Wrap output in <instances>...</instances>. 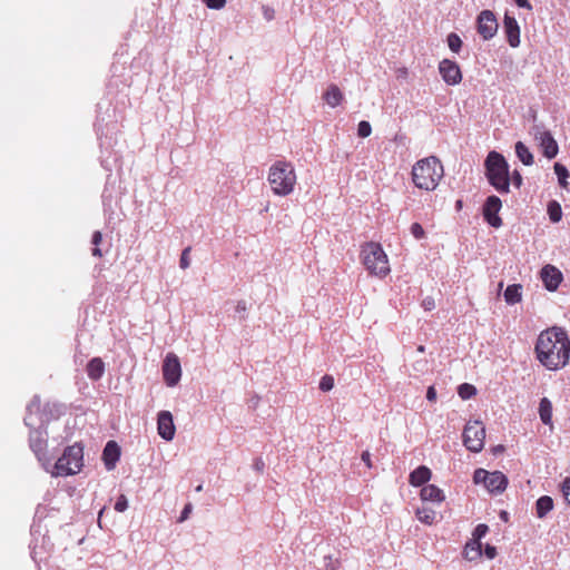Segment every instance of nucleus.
Here are the masks:
<instances>
[{
	"label": "nucleus",
	"instance_id": "nucleus-1",
	"mask_svg": "<svg viewBox=\"0 0 570 570\" xmlns=\"http://www.w3.org/2000/svg\"><path fill=\"white\" fill-rule=\"evenodd\" d=\"M538 361L548 370L564 367L570 357V340L562 327L542 331L534 347Z\"/></svg>",
	"mask_w": 570,
	"mask_h": 570
},
{
	"label": "nucleus",
	"instance_id": "nucleus-2",
	"mask_svg": "<svg viewBox=\"0 0 570 570\" xmlns=\"http://www.w3.org/2000/svg\"><path fill=\"white\" fill-rule=\"evenodd\" d=\"M412 180L415 187L423 190H434L444 176L443 165L435 156L417 160L412 167Z\"/></svg>",
	"mask_w": 570,
	"mask_h": 570
},
{
	"label": "nucleus",
	"instance_id": "nucleus-3",
	"mask_svg": "<svg viewBox=\"0 0 570 570\" xmlns=\"http://www.w3.org/2000/svg\"><path fill=\"white\" fill-rule=\"evenodd\" d=\"M485 177L489 184L500 194L510 191L509 165L503 155L492 150L488 154L485 161Z\"/></svg>",
	"mask_w": 570,
	"mask_h": 570
},
{
	"label": "nucleus",
	"instance_id": "nucleus-4",
	"mask_svg": "<svg viewBox=\"0 0 570 570\" xmlns=\"http://www.w3.org/2000/svg\"><path fill=\"white\" fill-rule=\"evenodd\" d=\"M267 180L275 195L287 196L292 194L296 184L294 166L285 160L275 161L268 170Z\"/></svg>",
	"mask_w": 570,
	"mask_h": 570
},
{
	"label": "nucleus",
	"instance_id": "nucleus-5",
	"mask_svg": "<svg viewBox=\"0 0 570 570\" xmlns=\"http://www.w3.org/2000/svg\"><path fill=\"white\" fill-rule=\"evenodd\" d=\"M362 262L371 275L384 277L390 272L387 256L377 243H366L362 247Z\"/></svg>",
	"mask_w": 570,
	"mask_h": 570
},
{
	"label": "nucleus",
	"instance_id": "nucleus-6",
	"mask_svg": "<svg viewBox=\"0 0 570 570\" xmlns=\"http://www.w3.org/2000/svg\"><path fill=\"white\" fill-rule=\"evenodd\" d=\"M83 465V448L79 443L67 446L62 455L57 460L53 471L55 476L73 475L80 472Z\"/></svg>",
	"mask_w": 570,
	"mask_h": 570
},
{
	"label": "nucleus",
	"instance_id": "nucleus-7",
	"mask_svg": "<svg viewBox=\"0 0 570 570\" xmlns=\"http://www.w3.org/2000/svg\"><path fill=\"white\" fill-rule=\"evenodd\" d=\"M464 446L474 453L482 451L485 439V428L480 421H470L462 433Z\"/></svg>",
	"mask_w": 570,
	"mask_h": 570
},
{
	"label": "nucleus",
	"instance_id": "nucleus-8",
	"mask_svg": "<svg viewBox=\"0 0 570 570\" xmlns=\"http://www.w3.org/2000/svg\"><path fill=\"white\" fill-rule=\"evenodd\" d=\"M47 438L48 433L43 426L32 429L29 433L30 449L45 468L46 464L49 463V459L47 456Z\"/></svg>",
	"mask_w": 570,
	"mask_h": 570
},
{
	"label": "nucleus",
	"instance_id": "nucleus-9",
	"mask_svg": "<svg viewBox=\"0 0 570 570\" xmlns=\"http://www.w3.org/2000/svg\"><path fill=\"white\" fill-rule=\"evenodd\" d=\"M533 137L538 142L544 157L552 159L558 155L559 146L549 130H546L542 126L533 127Z\"/></svg>",
	"mask_w": 570,
	"mask_h": 570
},
{
	"label": "nucleus",
	"instance_id": "nucleus-10",
	"mask_svg": "<svg viewBox=\"0 0 570 570\" xmlns=\"http://www.w3.org/2000/svg\"><path fill=\"white\" fill-rule=\"evenodd\" d=\"M163 376L166 384L170 387L178 384L181 376V366L179 358L174 353H168L163 363Z\"/></svg>",
	"mask_w": 570,
	"mask_h": 570
},
{
	"label": "nucleus",
	"instance_id": "nucleus-11",
	"mask_svg": "<svg viewBox=\"0 0 570 570\" xmlns=\"http://www.w3.org/2000/svg\"><path fill=\"white\" fill-rule=\"evenodd\" d=\"M498 21L491 10H483L479 13L476 19L478 33L484 39H492L498 31Z\"/></svg>",
	"mask_w": 570,
	"mask_h": 570
},
{
	"label": "nucleus",
	"instance_id": "nucleus-12",
	"mask_svg": "<svg viewBox=\"0 0 570 570\" xmlns=\"http://www.w3.org/2000/svg\"><path fill=\"white\" fill-rule=\"evenodd\" d=\"M501 207H502V202L495 195L489 196L483 204V209H482L483 218L490 226H492L494 228H499L502 226V219L499 216V212H500Z\"/></svg>",
	"mask_w": 570,
	"mask_h": 570
},
{
	"label": "nucleus",
	"instance_id": "nucleus-13",
	"mask_svg": "<svg viewBox=\"0 0 570 570\" xmlns=\"http://www.w3.org/2000/svg\"><path fill=\"white\" fill-rule=\"evenodd\" d=\"M439 71L445 83L454 86L461 82L462 73L459 65L450 59H443L439 63Z\"/></svg>",
	"mask_w": 570,
	"mask_h": 570
},
{
	"label": "nucleus",
	"instance_id": "nucleus-14",
	"mask_svg": "<svg viewBox=\"0 0 570 570\" xmlns=\"http://www.w3.org/2000/svg\"><path fill=\"white\" fill-rule=\"evenodd\" d=\"M158 434L166 441H171L175 436L176 428L173 414L169 411H160L157 419Z\"/></svg>",
	"mask_w": 570,
	"mask_h": 570
},
{
	"label": "nucleus",
	"instance_id": "nucleus-15",
	"mask_svg": "<svg viewBox=\"0 0 570 570\" xmlns=\"http://www.w3.org/2000/svg\"><path fill=\"white\" fill-rule=\"evenodd\" d=\"M503 30L507 37L508 43L512 48H517L520 45V27L514 17L504 14Z\"/></svg>",
	"mask_w": 570,
	"mask_h": 570
},
{
	"label": "nucleus",
	"instance_id": "nucleus-16",
	"mask_svg": "<svg viewBox=\"0 0 570 570\" xmlns=\"http://www.w3.org/2000/svg\"><path fill=\"white\" fill-rule=\"evenodd\" d=\"M541 279L549 292H554L562 281V274L557 267L546 265L541 269Z\"/></svg>",
	"mask_w": 570,
	"mask_h": 570
},
{
	"label": "nucleus",
	"instance_id": "nucleus-17",
	"mask_svg": "<svg viewBox=\"0 0 570 570\" xmlns=\"http://www.w3.org/2000/svg\"><path fill=\"white\" fill-rule=\"evenodd\" d=\"M120 458V448L115 441H109L104 448L102 460L108 471L115 469L116 463Z\"/></svg>",
	"mask_w": 570,
	"mask_h": 570
},
{
	"label": "nucleus",
	"instance_id": "nucleus-18",
	"mask_svg": "<svg viewBox=\"0 0 570 570\" xmlns=\"http://www.w3.org/2000/svg\"><path fill=\"white\" fill-rule=\"evenodd\" d=\"M508 485L507 476L500 471L489 472L485 488L491 493H502Z\"/></svg>",
	"mask_w": 570,
	"mask_h": 570
},
{
	"label": "nucleus",
	"instance_id": "nucleus-19",
	"mask_svg": "<svg viewBox=\"0 0 570 570\" xmlns=\"http://www.w3.org/2000/svg\"><path fill=\"white\" fill-rule=\"evenodd\" d=\"M431 476V470L425 465H420L410 473L409 482L413 487H422L430 481Z\"/></svg>",
	"mask_w": 570,
	"mask_h": 570
},
{
	"label": "nucleus",
	"instance_id": "nucleus-20",
	"mask_svg": "<svg viewBox=\"0 0 570 570\" xmlns=\"http://www.w3.org/2000/svg\"><path fill=\"white\" fill-rule=\"evenodd\" d=\"M420 497L423 501L441 503L445 497L443 491L434 484L424 485L421 490Z\"/></svg>",
	"mask_w": 570,
	"mask_h": 570
},
{
	"label": "nucleus",
	"instance_id": "nucleus-21",
	"mask_svg": "<svg viewBox=\"0 0 570 570\" xmlns=\"http://www.w3.org/2000/svg\"><path fill=\"white\" fill-rule=\"evenodd\" d=\"M105 373V363L100 357L91 358L87 364V375L92 381H98Z\"/></svg>",
	"mask_w": 570,
	"mask_h": 570
},
{
	"label": "nucleus",
	"instance_id": "nucleus-22",
	"mask_svg": "<svg viewBox=\"0 0 570 570\" xmlns=\"http://www.w3.org/2000/svg\"><path fill=\"white\" fill-rule=\"evenodd\" d=\"M323 99L330 107L335 108L338 105H341L344 97H343L342 91L340 90V88L336 85H331L327 88V90L325 91V94L323 95Z\"/></svg>",
	"mask_w": 570,
	"mask_h": 570
},
{
	"label": "nucleus",
	"instance_id": "nucleus-23",
	"mask_svg": "<svg viewBox=\"0 0 570 570\" xmlns=\"http://www.w3.org/2000/svg\"><path fill=\"white\" fill-rule=\"evenodd\" d=\"M539 415L542 423L552 429V403L548 397H542L540 400Z\"/></svg>",
	"mask_w": 570,
	"mask_h": 570
},
{
	"label": "nucleus",
	"instance_id": "nucleus-24",
	"mask_svg": "<svg viewBox=\"0 0 570 570\" xmlns=\"http://www.w3.org/2000/svg\"><path fill=\"white\" fill-rule=\"evenodd\" d=\"M553 509V500L549 495L540 497L535 502V514L539 519H543Z\"/></svg>",
	"mask_w": 570,
	"mask_h": 570
},
{
	"label": "nucleus",
	"instance_id": "nucleus-25",
	"mask_svg": "<svg viewBox=\"0 0 570 570\" xmlns=\"http://www.w3.org/2000/svg\"><path fill=\"white\" fill-rule=\"evenodd\" d=\"M522 286L520 284L509 285L504 291V301L509 305H514L521 302Z\"/></svg>",
	"mask_w": 570,
	"mask_h": 570
},
{
	"label": "nucleus",
	"instance_id": "nucleus-26",
	"mask_svg": "<svg viewBox=\"0 0 570 570\" xmlns=\"http://www.w3.org/2000/svg\"><path fill=\"white\" fill-rule=\"evenodd\" d=\"M515 155L525 166H531L534 163L532 153L522 141L515 144Z\"/></svg>",
	"mask_w": 570,
	"mask_h": 570
},
{
	"label": "nucleus",
	"instance_id": "nucleus-27",
	"mask_svg": "<svg viewBox=\"0 0 570 570\" xmlns=\"http://www.w3.org/2000/svg\"><path fill=\"white\" fill-rule=\"evenodd\" d=\"M416 518L424 524H433L435 522V519H436V513L434 510L430 509V508H419L416 509Z\"/></svg>",
	"mask_w": 570,
	"mask_h": 570
},
{
	"label": "nucleus",
	"instance_id": "nucleus-28",
	"mask_svg": "<svg viewBox=\"0 0 570 570\" xmlns=\"http://www.w3.org/2000/svg\"><path fill=\"white\" fill-rule=\"evenodd\" d=\"M553 169L558 177L559 185L562 188L568 189V187H569L568 178L570 175H569V170L567 169V167L560 163H556L553 166Z\"/></svg>",
	"mask_w": 570,
	"mask_h": 570
},
{
	"label": "nucleus",
	"instance_id": "nucleus-29",
	"mask_svg": "<svg viewBox=\"0 0 570 570\" xmlns=\"http://www.w3.org/2000/svg\"><path fill=\"white\" fill-rule=\"evenodd\" d=\"M548 214L549 218L552 223H558L562 218V209L560 204L557 200H551L548 203Z\"/></svg>",
	"mask_w": 570,
	"mask_h": 570
},
{
	"label": "nucleus",
	"instance_id": "nucleus-30",
	"mask_svg": "<svg viewBox=\"0 0 570 570\" xmlns=\"http://www.w3.org/2000/svg\"><path fill=\"white\" fill-rule=\"evenodd\" d=\"M464 556L469 560L479 558L481 556V543L476 541L468 543L464 548Z\"/></svg>",
	"mask_w": 570,
	"mask_h": 570
},
{
	"label": "nucleus",
	"instance_id": "nucleus-31",
	"mask_svg": "<svg viewBox=\"0 0 570 570\" xmlns=\"http://www.w3.org/2000/svg\"><path fill=\"white\" fill-rule=\"evenodd\" d=\"M458 394L462 400H469L476 394V389L472 384L463 383L459 385Z\"/></svg>",
	"mask_w": 570,
	"mask_h": 570
},
{
	"label": "nucleus",
	"instance_id": "nucleus-32",
	"mask_svg": "<svg viewBox=\"0 0 570 570\" xmlns=\"http://www.w3.org/2000/svg\"><path fill=\"white\" fill-rule=\"evenodd\" d=\"M101 242H102V234L99 230H96L91 237V244L94 246L91 249L92 256L99 257V258L102 257V252L99 247Z\"/></svg>",
	"mask_w": 570,
	"mask_h": 570
},
{
	"label": "nucleus",
	"instance_id": "nucleus-33",
	"mask_svg": "<svg viewBox=\"0 0 570 570\" xmlns=\"http://www.w3.org/2000/svg\"><path fill=\"white\" fill-rule=\"evenodd\" d=\"M448 46L450 48L451 51L458 53L462 47V40L461 38L454 33V32H451L449 36H448Z\"/></svg>",
	"mask_w": 570,
	"mask_h": 570
},
{
	"label": "nucleus",
	"instance_id": "nucleus-34",
	"mask_svg": "<svg viewBox=\"0 0 570 570\" xmlns=\"http://www.w3.org/2000/svg\"><path fill=\"white\" fill-rule=\"evenodd\" d=\"M39 406H40V399H39V396H37V395H36V396L31 400V402L28 404V406H27V412H28V414H27V415H26V417H24V424H26L27 426H31V425H32V422H31V413H32L33 409H35V410H39Z\"/></svg>",
	"mask_w": 570,
	"mask_h": 570
},
{
	"label": "nucleus",
	"instance_id": "nucleus-35",
	"mask_svg": "<svg viewBox=\"0 0 570 570\" xmlns=\"http://www.w3.org/2000/svg\"><path fill=\"white\" fill-rule=\"evenodd\" d=\"M371 132H372L371 124L366 120L360 121V124L357 126V135L361 138H366L371 135Z\"/></svg>",
	"mask_w": 570,
	"mask_h": 570
},
{
	"label": "nucleus",
	"instance_id": "nucleus-36",
	"mask_svg": "<svg viewBox=\"0 0 570 570\" xmlns=\"http://www.w3.org/2000/svg\"><path fill=\"white\" fill-rule=\"evenodd\" d=\"M489 471L484 469H476L473 473V481L475 484H487Z\"/></svg>",
	"mask_w": 570,
	"mask_h": 570
},
{
	"label": "nucleus",
	"instance_id": "nucleus-37",
	"mask_svg": "<svg viewBox=\"0 0 570 570\" xmlns=\"http://www.w3.org/2000/svg\"><path fill=\"white\" fill-rule=\"evenodd\" d=\"M334 387V379L331 375H324L320 381V390L328 392Z\"/></svg>",
	"mask_w": 570,
	"mask_h": 570
},
{
	"label": "nucleus",
	"instance_id": "nucleus-38",
	"mask_svg": "<svg viewBox=\"0 0 570 570\" xmlns=\"http://www.w3.org/2000/svg\"><path fill=\"white\" fill-rule=\"evenodd\" d=\"M128 509V499L125 494H120L115 503V510L117 512H125Z\"/></svg>",
	"mask_w": 570,
	"mask_h": 570
},
{
	"label": "nucleus",
	"instance_id": "nucleus-39",
	"mask_svg": "<svg viewBox=\"0 0 570 570\" xmlns=\"http://www.w3.org/2000/svg\"><path fill=\"white\" fill-rule=\"evenodd\" d=\"M190 247H186L183 252H181V255H180V259H179V266L180 268L183 269H186L189 267L190 265V261H189V253H190Z\"/></svg>",
	"mask_w": 570,
	"mask_h": 570
},
{
	"label": "nucleus",
	"instance_id": "nucleus-40",
	"mask_svg": "<svg viewBox=\"0 0 570 570\" xmlns=\"http://www.w3.org/2000/svg\"><path fill=\"white\" fill-rule=\"evenodd\" d=\"M324 568L325 570H338L340 562L337 559H333L332 556L324 557Z\"/></svg>",
	"mask_w": 570,
	"mask_h": 570
},
{
	"label": "nucleus",
	"instance_id": "nucleus-41",
	"mask_svg": "<svg viewBox=\"0 0 570 570\" xmlns=\"http://www.w3.org/2000/svg\"><path fill=\"white\" fill-rule=\"evenodd\" d=\"M207 8L213 10H220L225 7L227 0H202Z\"/></svg>",
	"mask_w": 570,
	"mask_h": 570
},
{
	"label": "nucleus",
	"instance_id": "nucleus-42",
	"mask_svg": "<svg viewBox=\"0 0 570 570\" xmlns=\"http://www.w3.org/2000/svg\"><path fill=\"white\" fill-rule=\"evenodd\" d=\"M411 234L416 239H422L425 236V232H424L423 227L421 226V224H419V223H413L411 225Z\"/></svg>",
	"mask_w": 570,
	"mask_h": 570
},
{
	"label": "nucleus",
	"instance_id": "nucleus-43",
	"mask_svg": "<svg viewBox=\"0 0 570 570\" xmlns=\"http://www.w3.org/2000/svg\"><path fill=\"white\" fill-rule=\"evenodd\" d=\"M489 531V528L487 524H478L473 531V537L475 539L476 542H479V540L481 538H483Z\"/></svg>",
	"mask_w": 570,
	"mask_h": 570
},
{
	"label": "nucleus",
	"instance_id": "nucleus-44",
	"mask_svg": "<svg viewBox=\"0 0 570 570\" xmlns=\"http://www.w3.org/2000/svg\"><path fill=\"white\" fill-rule=\"evenodd\" d=\"M561 491L566 501L570 504V478H566L561 484Z\"/></svg>",
	"mask_w": 570,
	"mask_h": 570
},
{
	"label": "nucleus",
	"instance_id": "nucleus-45",
	"mask_svg": "<svg viewBox=\"0 0 570 570\" xmlns=\"http://www.w3.org/2000/svg\"><path fill=\"white\" fill-rule=\"evenodd\" d=\"M191 511H193V505H191V503H187V504L184 507L183 511L180 512V515H179V518H178V522H184V521H186V520L189 518V514L191 513Z\"/></svg>",
	"mask_w": 570,
	"mask_h": 570
},
{
	"label": "nucleus",
	"instance_id": "nucleus-46",
	"mask_svg": "<svg viewBox=\"0 0 570 570\" xmlns=\"http://www.w3.org/2000/svg\"><path fill=\"white\" fill-rule=\"evenodd\" d=\"M422 307L425 309V311H432L435 308V302H434V298L431 297V296H428L425 297L423 301H422Z\"/></svg>",
	"mask_w": 570,
	"mask_h": 570
},
{
	"label": "nucleus",
	"instance_id": "nucleus-47",
	"mask_svg": "<svg viewBox=\"0 0 570 570\" xmlns=\"http://www.w3.org/2000/svg\"><path fill=\"white\" fill-rule=\"evenodd\" d=\"M510 181H512V184L517 187V188H520L521 185H522V176L521 174L518 171V170H514L513 174H512V177L510 179Z\"/></svg>",
	"mask_w": 570,
	"mask_h": 570
},
{
	"label": "nucleus",
	"instance_id": "nucleus-48",
	"mask_svg": "<svg viewBox=\"0 0 570 570\" xmlns=\"http://www.w3.org/2000/svg\"><path fill=\"white\" fill-rule=\"evenodd\" d=\"M484 554L488 559H494L497 556V549L493 546L488 544L484 549Z\"/></svg>",
	"mask_w": 570,
	"mask_h": 570
},
{
	"label": "nucleus",
	"instance_id": "nucleus-49",
	"mask_svg": "<svg viewBox=\"0 0 570 570\" xmlns=\"http://www.w3.org/2000/svg\"><path fill=\"white\" fill-rule=\"evenodd\" d=\"M519 8H524L529 11L532 10V4L528 0H513Z\"/></svg>",
	"mask_w": 570,
	"mask_h": 570
},
{
	"label": "nucleus",
	"instance_id": "nucleus-50",
	"mask_svg": "<svg viewBox=\"0 0 570 570\" xmlns=\"http://www.w3.org/2000/svg\"><path fill=\"white\" fill-rule=\"evenodd\" d=\"M426 399L430 401V402H434L436 400V391L434 389V386H429L428 387V391H426Z\"/></svg>",
	"mask_w": 570,
	"mask_h": 570
},
{
	"label": "nucleus",
	"instance_id": "nucleus-51",
	"mask_svg": "<svg viewBox=\"0 0 570 570\" xmlns=\"http://www.w3.org/2000/svg\"><path fill=\"white\" fill-rule=\"evenodd\" d=\"M253 468L257 471V472H263L264 468H265V463L264 461L261 459V458H257L255 459L254 463H253Z\"/></svg>",
	"mask_w": 570,
	"mask_h": 570
},
{
	"label": "nucleus",
	"instance_id": "nucleus-52",
	"mask_svg": "<svg viewBox=\"0 0 570 570\" xmlns=\"http://www.w3.org/2000/svg\"><path fill=\"white\" fill-rule=\"evenodd\" d=\"M361 459L366 464L367 468H372L371 454L368 451H364L361 455Z\"/></svg>",
	"mask_w": 570,
	"mask_h": 570
},
{
	"label": "nucleus",
	"instance_id": "nucleus-53",
	"mask_svg": "<svg viewBox=\"0 0 570 570\" xmlns=\"http://www.w3.org/2000/svg\"><path fill=\"white\" fill-rule=\"evenodd\" d=\"M237 313H245L247 309V304L245 301H238L235 307Z\"/></svg>",
	"mask_w": 570,
	"mask_h": 570
},
{
	"label": "nucleus",
	"instance_id": "nucleus-54",
	"mask_svg": "<svg viewBox=\"0 0 570 570\" xmlns=\"http://www.w3.org/2000/svg\"><path fill=\"white\" fill-rule=\"evenodd\" d=\"M265 17L269 20L272 19L273 14L268 10H265Z\"/></svg>",
	"mask_w": 570,
	"mask_h": 570
},
{
	"label": "nucleus",
	"instance_id": "nucleus-55",
	"mask_svg": "<svg viewBox=\"0 0 570 570\" xmlns=\"http://www.w3.org/2000/svg\"><path fill=\"white\" fill-rule=\"evenodd\" d=\"M455 207L456 209H460L462 207V200H456Z\"/></svg>",
	"mask_w": 570,
	"mask_h": 570
},
{
	"label": "nucleus",
	"instance_id": "nucleus-56",
	"mask_svg": "<svg viewBox=\"0 0 570 570\" xmlns=\"http://www.w3.org/2000/svg\"><path fill=\"white\" fill-rule=\"evenodd\" d=\"M501 518H502V519H504V520H507V518H508V512L502 511V512H501Z\"/></svg>",
	"mask_w": 570,
	"mask_h": 570
},
{
	"label": "nucleus",
	"instance_id": "nucleus-57",
	"mask_svg": "<svg viewBox=\"0 0 570 570\" xmlns=\"http://www.w3.org/2000/svg\"><path fill=\"white\" fill-rule=\"evenodd\" d=\"M502 450H503V446H502V445H498V446L494 449V451H495V452H499V451H502Z\"/></svg>",
	"mask_w": 570,
	"mask_h": 570
},
{
	"label": "nucleus",
	"instance_id": "nucleus-58",
	"mask_svg": "<svg viewBox=\"0 0 570 570\" xmlns=\"http://www.w3.org/2000/svg\"><path fill=\"white\" fill-rule=\"evenodd\" d=\"M202 490H203V485H202V484H199V485L196 488V491H197V492H200Z\"/></svg>",
	"mask_w": 570,
	"mask_h": 570
},
{
	"label": "nucleus",
	"instance_id": "nucleus-59",
	"mask_svg": "<svg viewBox=\"0 0 570 570\" xmlns=\"http://www.w3.org/2000/svg\"><path fill=\"white\" fill-rule=\"evenodd\" d=\"M104 510H105V509L100 510V512H99V518H100V517H101V514L104 513Z\"/></svg>",
	"mask_w": 570,
	"mask_h": 570
}]
</instances>
